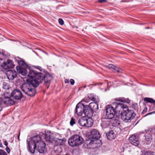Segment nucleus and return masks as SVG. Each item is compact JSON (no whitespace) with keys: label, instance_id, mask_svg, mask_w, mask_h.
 <instances>
[{"label":"nucleus","instance_id":"nucleus-44","mask_svg":"<svg viewBox=\"0 0 155 155\" xmlns=\"http://www.w3.org/2000/svg\"><path fill=\"white\" fill-rule=\"evenodd\" d=\"M124 2V1H121V2Z\"/></svg>","mask_w":155,"mask_h":155},{"label":"nucleus","instance_id":"nucleus-16","mask_svg":"<svg viewBox=\"0 0 155 155\" xmlns=\"http://www.w3.org/2000/svg\"><path fill=\"white\" fill-rule=\"evenodd\" d=\"M7 76L9 79L12 80L16 77L17 75L16 71L13 70H9L7 71Z\"/></svg>","mask_w":155,"mask_h":155},{"label":"nucleus","instance_id":"nucleus-13","mask_svg":"<svg viewBox=\"0 0 155 155\" xmlns=\"http://www.w3.org/2000/svg\"><path fill=\"white\" fill-rule=\"evenodd\" d=\"M130 142L132 145L137 147L140 144L139 137L134 135H132L129 138Z\"/></svg>","mask_w":155,"mask_h":155},{"label":"nucleus","instance_id":"nucleus-8","mask_svg":"<svg viewBox=\"0 0 155 155\" xmlns=\"http://www.w3.org/2000/svg\"><path fill=\"white\" fill-rule=\"evenodd\" d=\"M45 137L47 140L49 141H52L57 146L64 144L66 141V139L64 138L59 139L58 138H55L52 140L50 135L48 136V135H46Z\"/></svg>","mask_w":155,"mask_h":155},{"label":"nucleus","instance_id":"nucleus-43","mask_svg":"<svg viewBox=\"0 0 155 155\" xmlns=\"http://www.w3.org/2000/svg\"><path fill=\"white\" fill-rule=\"evenodd\" d=\"M48 87H49V86H48L47 87V88H48Z\"/></svg>","mask_w":155,"mask_h":155},{"label":"nucleus","instance_id":"nucleus-25","mask_svg":"<svg viewBox=\"0 0 155 155\" xmlns=\"http://www.w3.org/2000/svg\"><path fill=\"white\" fill-rule=\"evenodd\" d=\"M91 120L89 119H87V123L86 124V127H90L91 126L93 125V122L91 121Z\"/></svg>","mask_w":155,"mask_h":155},{"label":"nucleus","instance_id":"nucleus-35","mask_svg":"<svg viewBox=\"0 0 155 155\" xmlns=\"http://www.w3.org/2000/svg\"><path fill=\"white\" fill-rule=\"evenodd\" d=\"M70 82L71 83V84L72 85H74V80L71 79L70 80Z\"/></svg>","mask_w":155,"mask_h":155},{"label":"nucleus","instance_id":"nucleus-17","mask_svg":"<svg viewBox=\"0 0 155 155\" xmlns=\"http://www.w3.org/2000/svg\"><path fill=\"white\" fill-rule=\"evenodd\" d=\"M42 74L43 76V79L42 82L43 81V79H44L46 85H47V84L49 82L51 79L52 78V77L51 75L48 73H46L45 75H44L42 73Z\"/></svg>","mask_w":155,"mask_h":155},{"label":"nucleus","instance_id":"nucleus-30","mask_svg":"<svg viewBox=\"0 0 155 155\" xmlns=\"http://www.w3.org/2000/svg\"><path fill=\"white\" fill-rule=\"evenodd\" d=\"M141 155H152V154L148 152H144L142 153Z\"/></svg>","mask_w":155,"mask_h":155},{"label":"nucleus","instance_id":"nucleus-15","mask_svg":"<svg viewBox=\"0 0 155 155\" xmlns=\"http://www.w3.org/2000/svg\"><path fill=\"white\" fill-rule=\"evenodd\" d=\"M93 112L94 111L92 109H90V108L87 107H86L84 110L83 114L85 116L90 118L93 116Z\"/></svg>","mask_w":155,"mask_h":155},{"label":"nucleus","instance_id":"nucleus-32","mask_svg":"<svg viewBox=\"0 0 155 155\" xmlns=\"http://www.w3.org/2000/svg\"><path fill=\"white\" fill-rule=\"evenodd\" d=\"M58 22L61 25H62L64 24V22L63 20L61 19V18H59L58 19Z\"/></svg>","mask_w":155,"mask_h":155},{"label":"nucleus","instance_id":"nucleus-42","mask_svg":"<svg viewBox=\"0 0 155 155\" xmlns=\"http://www.w3.org/2000/svg\"><path fill=\"white\" fill-rule=\"evenodd\" d=\"M19 134L18 136V140H19Z\"/></svg>","mask_w":155,"mask_h":155},{"label":"nucleus","instance_id":"nucleus-2","mask_svg":"<svg viewBox=\"0 0 155 155\" xmlns=\"http://www.w3.org/2000/svg\"><path fill=\"white\" fill-rule=\"evenodd\" d=\"M28 150L31 153L34 154L37 149L40 153H44L46 152V144L42 141L41 137L38 135L31 138L28 142Z\"/></svg>","mask_w":155,"mask_h":155},{"label":"nucleus","instance_id":"nucleus-11","mask_svg":"<svg viewBox=\"0 0 155 155\" xmlns=\"http://www.w3.org/2000/svg\"><path fill=\"white\" fill-rule=\"evenodd\" d=\"M85 106L83 104L80 102L76 105V112L78 116H81L83 114Z\"/></svg>","mask_w":155,"mask_h":155},{"label":"nucleus","instance_id":"nucleus-28","mask_svg":"<svg viewBox=\"0 0 155 155\" xmlns=\"http://www.w3.org/2000/svg\"><path fill=\"white\" fill-rule=\"evenodd\" d=\"M88 96L89 99L93 101H94L95 100V98L93 96V95L92 96L91 94H89Z\"/></svg>","mask_w":155,"mask_h":155},{"label":"nucleus","instance_id":"nucleus-31","mask_svg":"<svg viewBox=\"0 0 155 155\" xmlns=\"http://www.w3.org/2000/svg\"><path fill=\"white\" fill-rule=\"evenodd\" d=\"M3 103L1 100L0 99V111L2 110L3 107Z\"/></svg>","mask_w":155,"mask_h":155},{"label":"nucleus","instance_id":"nucleus-10","mask_svg":"<svg viewBox=\"0 0 155 155\" xmlns=\"http://www.w3.org/2000/svg\"><path fill=\"white\" fill-rule=\"evenodd\" d=\"M113 106L116 112L124 111V110H127L128 107L127 105L122 103H117L114 102L113 103Z\"/></svg>","mask_w":155,"mask_h":155},{"label":"nucleus","instance_id":"nucleus-19","mask_svg":"<svg viewBox=\"0 0 155 155\" xmlns=\"http://www.w3.org/2000/svg\"><path fill=\"white\" fill-rule=\"evenodd\" d=\"M108 68L112 70H115L118 73H121L122 72V70L119 69L116 66L113 64H109L108 67Z\"/></svg>","mask_w":155,"mask_h":155},{"label":"nucleus","instance_id":"nucleus-41","mask_svg":"<svg viewBox=\"0 0 155 155\" xmlns=\"http://www.w3.org/2000/svg\"><path fill=\"white\" fill-rule=\"evenodd\" d=\"M82 101L86 102V101H85V98H84V99H83V100H82Z\"/></svg>","mask_w":155,"mask_h":155},{"label":"nucleus","instance_id":"nucleus-3","mask_svg":"<svg viewBox=\"0 0 155 155\" xmlns=\"http://www.w3.org/2000/svg\"><path fill=\"white\" fill-rule=\"evenodd\" d=\"M106 114L105 117L108 119H110V123L113 125H115L118 121L119 117L115 115V110L114 107L110 105H107L106 108Z\"/></svg>","mask_w":155,"mask_h":155},{"label":"nucleus","instance_id":"nucleus-27","mask_svg":"<svg viewBox=\"0 0 155 155\" xmlns=\"http://www.w3.org/2000/svg\"><path fill=\"white\" fill-rule=\"evenodd\" d=\"M75 123V119L74 118L72 117L71 118V120L70 121V124L71 126H73Z\"/></svg>","mask_w":155,"mask_h":155},{"label":"nucleus","instance_id":"nucleus-38","mask_svg":"<svg viewBox=\"0 0 155 155\" xmlns=\"http://www.w3.org/2000/svg\"><path fill=\"white\" fill-rule=\"evenodd\" d=\"M4 144L7 147V145H8V143L6 141H4Z\"/></svg>","mask_w":155,"mask_h":155},{"label":"nucleus","instance_id":"nucleus-7","mask_svg":"<svg viewBox=\"0 0 155 155\" xmlns=\"http://www.w3.org/2000/svg\"><path fill=\"white\" fill-rule=\"evenodd\" d=\"M18 63L20 65L16 67L17 71L22 75H26L27 73V69L25 68L27 66L26 64L24 61L22 60L18 61Z\"/></svg>","mask_w":155,"mask_h":155},{"label":"nucleus","instance_id":"nucleus-23","mask_svg":"<svg viewBox=\"0 0 155 155\" xmlns=\"http://www.w3.org/2000/svg\"><path fill=\"white\" fill-rule=\"evenodd\" d=\"M144 101L146 102L152 103L155 105V101L152 98L146 97L144 98Z\"/></svg>","mask_w":155,"mask_h":155},{"label":"nucleus","instance_id":"nucleus-6","mask_svg":"<svg viewBox=\"0 0 155 155\" xmlns=\"http://www.w3.org/2000/svg\"><path fill=\"white\" fill-rule=\"evenodd\" d=\"M100 137V135L99 132L96 129L92 130L91 131V134L89 135V137L91 139L89 143L90 145H94L100 142V140L98 139Z\"/></svg>","mask_w":155,"mask_h":155},{"label":"nucleus","instance_id":"nucleus-1","mask_svg":"<svg viewBox=\"0 0 155 155\" xmlns=\"http://www.w3.org/2000/svg\"><path fill=\"white\" fill-rule=\"evenodd\" d=\"M29 81L23 84L21 87L23 91L29 96H34L36 93L34 87H38L42 82L43 75L37 73L33 70H30L28 74Z\"/></svg>","mask_w":155,"mask_h":155},{"label":"nucleus","instance_id":"nucleus-45","mask_svg":"<svg viewBox=\"0 0 155 155\" xmlns=\"http://www.w3.org/2000/svg\"><path fill=\"white\" fill-rule=\"evenodd\" d=\"M146 111L147 110V108H146Z\"/></svg>","mask_w":155,"mask_h":155},{"label":"nucleus","instance_id":"nucleus-5","mask_svg":"<svg viewBox=\"0 0 155 155\" xmlns=\"http://www.w3.org/2000/svg\"><path fill=\"white\" fill-rule=\"evenodd\" d=\"M83 141V139L81 137L78 135H75L69 139L68 143L70 146L73 147L81 145Z\"/></svg>","mask_w":155,"mask_h":155},{"label":"nucleus","instance_id":"nucleus-33","mask_svg":"<svg viewBox=\"0 0 155 155\" xmlns=\"http://www.w3.org/2000/svg\"><path fill=\"white\" fill-rule=\"evenodd\" d=\"M98 2L100 3H103L104 2H107V0H98Z\"/></svg>","mask_w":155,"mask_h":155},{"label":"nucleus","instance_id":"nucleus-34","mask_svg":"<svg viewBox=\"0 0 155 155\" xmlns=\"http://www.w3.org/2000/svg\"><path fill=\"white\" fill-rule=\"evenodd\" d=\"M35 68L39 69L40 71H41L42 70V68L41 67L39 66H35Z\"/></svg>","mask_w":155,"mask_h":155},{"label":"nucleus","instance_id":"nucleus-26","mask_svg":"<svg viewBox=\"0 0 155 155\" xmlns=\"http://www.w3.org/2000/svg\"><path fill=\"white\" fill-rule=\"evenodd\" d=\"M9 87L8 83L6 82H3V88L5 89H8Z\"/></svg>","mask_w":155,"mask_h":155},{"label":"nucleus","instance_id":"nucleus-36","mask_svg":"<svg viewBox=\"0 0 155 155\" xmlns=\"http://www.w3.org/2000/svg\"><path fill=\"white\" fill-rule=\"evenodd\" d=\"M6 150L8 153H9L10 152V150L9 148L8 147H7L6 148Z\"/></svg>","mask_w":155,"mask_h":155},{"label":"nucleus","instance_id":"nucleus-18","mask_svg":"<svg viewBox=\"0 0 155 155\" xmlns=\"http://www.w3.org/2000/svg\"><path fill=\"white\" fill-rule=\"evenodd\" d=\"M106 136L108 140H112L114 139L116 137L115 134L112 130H110L107 133Z\"/></svg>","mask_w":155,"mask_h":155},{"label":"nucleus","instance_id":"nucleus-21","mask_svg":"<svg viewBox=\"0 0 155 155\" xmlns=\"http://www.w3.org/2000/svg\"><path fill=\"white\" fill-rule=\"evenodd\" d=\"M89 107L90 109H92L94 111L96 109L98 108V104L94 102H92L90 103L88 107Z\"/></svg>","mask_w":155,"mask_h":155},{"label":"nucleus","instance_id":"nucleus-40","mask_svg":"<svg viewBox=\"0 0 155 155\" xmlns=\"http://www.w3.org/2000/svg\"><path fill=\"white\" fill-rule=\"evenodd\" d=\"M65 83H69V81L68 80L65 79Z\"/></svg>","mask_w":155,"mask_h":155},{"label":"nucleus","instance_id":"nucleus-37","mask_svg":"<svg viewBox=\"0 0 155 155\" xmlns=\"http://www.w3.org/2000/svg\"><path fill=\"white\" fill-rule=\"evenodd\" d=\"M154 113H155V111L152 112H150V113H148V114H147L146 115V116H147V115H148L151 114H154Z\"/></svg>","mask_w":155,"mask_h":155},{"label":"nucleus","instance_id":"nucleus-14","mask_svg":"<svg viewBox=\"0 0 155 155\" xmlns=\"http://www.w3.org/2000/svg\"><path fill=\"white\" fill-rule=\"evenodd\" d=\"M3 104L7 106L12 105L14 104V101L10 97L4 96L1 98Z\"/></svg>","mask_w":155,"mask_h":155},{"label":"nucleus","instance_id":"nucleus-29","mask_svg":"<svg viewBox=\"0 0 155 155\" xmlns=\"http://www.w3.org/2000/svg\"><path fill=\"white\" fill-rule=\"evenodd\" d=\"M0 155H7V154L5 151L0 150Z\"/></svg>","mask_w":155,"mask_h":155},{"label":"nucleus","instance_id":"nucleus-4","mask_svg":"<svg viewBox=\"0 0 155 155\" xmlns=\"http://www.w3.org/2000/svg\"><path fill=\"white\" fill-rule=\"evenodd\" d=\"M135 116V114L133 110L127 109L124 110L121 113V117L122 120L126 122H130Z\"/></svg>","mask_w":155,"mask_h":155},{"label":"nucleus","instance_id":"nucleus-9","mask_svg":"<svg viewBox=\"0 0 155 155\" xmlns=\"http://www.w3.org/2000/svg\"><path fill=\"white\" fill-rule=\"evenodd\" d=\"M0 67H2L5 70H7L8 68H13L14 67V65L11 60L8 59L7 60V62H5L2 59L0 60Z\"/></svg>","mask_w":155,"mask_h":155},{"label":"nucleus","instance_id":"nucleus-24","mask_svg":"<svg viewBox=\"0 0 155 155\" xmlns=\"http://www.w3.org/2000/svg\"><path fill=\"white\" fill-rule=\"evenodd\" d=\"M153 138L152 137L151 135L150 134H148L145 136V140L146 141L150 142L152 140Z\"/></svg>","mask_w":155,"mask_h":155},{"label":"nucleus","instance_id":"nucleus-20","mask_svg":"<svg viewBox=\"0 0 155 155\" xmlns=\"http://www.w3.org/2000/svg\"><path fill=\"white\" fill-rule=\"evenodd\" d=\"M87 119L85 117H83L81 118L78 120V123L81 126H86L87 123Z\"/></svg>","mask_w":155,"mask_h":155},{"label":"nucleus","instance_id":"nucleus-39","mask_svg":"<svg viewBox=\"0 0 155 155\" xmlns=\"http://www.w3.org/2000/svg\"><path fill=\"white\" fill-rule=\"evenodd\" d=\"M2 56H3V54L2 53H0V56L1 57ZM2 59V58H0V60L1 61V59Z\"/></svg>","mask_w":155,"mask_h":155},{"label":"nucleus","instance_id":"nucleus-22","mask_svg":"<svg viewBox=\"0 0 155 155\" xmlns=\"http://www.w3.org/2000/svg\"><path fill=\"white\" fill-rule=\"evenodd\" d=\"M109 122L110 123V120L108 121L106 120H104L102 121L101 125L103 128H106L108 125Z\"/></svg>","mask_w":155,"mask_h":155},{"label":"nucleus","instance_id":"nucleus-12","mask_svg":"<svg viewBox=\"0 0 155 155\" xmlns=\"http://www.w3.org/2000/svg\"><path fill=\"white\" fill-rule=\"evenodd\" d=\"M11 96L16 100L21 99L23 97L21 92L18 89H15L12 92Z\"/></svg>","mask_w":155,"mask_h":155}]
</instances>
